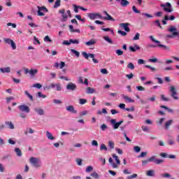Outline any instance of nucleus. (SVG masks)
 Masks as SVG:
<instances>
[{
    "mask_svg": "<svg viewBox=\"0 0 179 179\" xmlns=\"http://www.w3.org/2000/svg\"><path fill=\"white\" fill-rule=\"evenodd\" d=\"M82 55L83 57H84L85 59H89V58H92L94 64H99V60L94 58V54L93 53L87 54V52H83Z\"/></svg>",
    "mask_w": 179,
    "mask_h": 179,
    "instance_id": "f257e3e1",
    "label": "nucleus"
},
{
    "mask_svg": "<svg viewBox=\"0 0 179 179\" xmlns=\"http://www.w3.org/2000/svg\"><path fill=\"white\" fill-rule=\"evenodd\" d=\"M161 7L163 8V10L165 12H167L168 13H171V12H173V10H174V9H173V8H171V3L167 2L166 3V4H161Z\"/></svg>",
    "mask_w": 179,
    "mask_h": 179,
    "instance_id": "f03ea898",
    "label": "nucleus"
},
{
    "mask_svg": "<svg viewBox=\"0 0 179 179\" xmlns=\"http://www.w3.org/2000/svg\"><path fill=\"white\" fill-rule=\"evenodd\" d=\"M40 159L37 157H32L29 159V162L33 164L34 167H41V164L39 163Z\"/></svg>",
    "mask_w": 179,
    "mask_h": 179,
    "instance_id": "7ed1b4c3",
    "label": "nucleus"
},
{
    "mask_svg": "<svg viewBox=\"0 0 179 179\" xmlns=\"http://www.w3.org/2000/svg\"><path fill=\"white\" fill-rule=\"evenodd\" d=\"M123 122H124V120H120L119 122H117L115 119L110 120V124L113 126V129H118L121 124H122Z\"/></svg>",
    "mask_w": 179,
    "mask_h": 179,
    "instance_id": "20e7f679",
    "label": "nucleus"
},
{
    "mask_svg": "<svg viewBox=\"0 0 179 179\" xmlns=\"http://www.w3.org/2000/svg\"><path fill=\"white\" fill-rule=\"evenodd\" d=\"M24 73L25 75H27V73H29L30 76L32 78H34L38 73V69H33L29 70V69H24Z\"/></svg>",
    "mask_w": 179,
    "mask_h": 179,
    "instance_id": "39448f33",
    "label": "nucleus"
},
{
    "mask_svg": "<svg viewBox=\"0 0 179 179\" xmlns=\"http://www.w3.org/2000/svg\"><path fill=\"white\" fill-rule=\"evenodd\" d=\"M47 13V12H48V9H47V8L45 6H38V10H37V13H38V16H44V13Z\"/></svg>",
    "mask_w": 179,
    "mask_h": 179,
    "instance_id": "423d86ee",
    "label": "nucleus"
},
{
    "mask_svg": "<svg viewBox=\"0 0 179 179\" xmlns=\"http://www.w3.org/2000/svg\"><path fill=\"white\" fill-rule=\"evenodd\" d=\"M18 109L21 113H26L27 114H29L30 113V108L26 105H20L18 106Z\"/></svg>",
    "mask_w": 179,
    "mask_h": 179,
    "instance_id": "0eeeda50",
    "label": "nucleus"
},
{
    "mask_svg": "<svg viewBox=\"0 0 179 179\" xmlns=\"http://www.w3.org/2000/svg\"><path fill=\"white\" fill-rule=\"evenodd\" d=\"M170 92H171V97H173L174 100H178V96H177V90H176L175 86H171L170 87Z\"/></svg>",
    "mask_w": 179,
    "mask_h": 179,
    "instance_id": "6e6552de",
    "label": "nucleus"
},
{
    "mask_svg": "<svg viewBox=\"0 0 179 179\" xmlns=\"http://www.w3.org/2000/svg\"><path fill=\"white\" fill-rule=\"evenodd\" d=\"M88 17H90V19H91V20H94V19H97L98 17L99 19H102L103 16H101V15H100V13H89Z\"/></svg>",
    "mask_w": 179,
    "mask_h": 179,
    "instance_id": "1a4fd4ad",
    "label": "nucleus"
},
{
    "mask_svg": "<svg viewBox=\"0 0 179 179\" xmlns=\"http://www.w3.org/2000/svg\"><path fill=\"white\" fill-rule=\"evenodd\" d=\"M4 43L6 44H10L13 50H16V43L13 41V40L10 38H5Z\"/></svg>",
    "mask_w": 179,
    "mask_h": 179,
    "instance_id": "9d476101",
    "label": "nucleus"
},
{
    "mask_svg": "<svg viewBox=\"0 0 179 179\" xmlns=\"http://www.w3.org/2000/svg\"><path fill=\"white\" fill-rule=\"evenodd\" d=\"M66 89H67V90H71V92H73V91H75L76 89H78V87L76 86V85L75 83H69L66 85Z\"/></svg>",
    "mask_w": 179,
    "mask_h": 179,
    "instance_id": "9b49d317",
    "label": "nucleus"
},
{
    "mask_svg": "<svg viewBox=\"0 0 179 179\" xmlns=\"http://www.w3.org/2000/svg\"><path fill=\"white\" fill-rule=\"evenodd\" d=\"M66 111H69L70 113H72L73 114H76L78 113V111H76V110H75V108L72 105L67 106L66 108Z\"/></svg>",
    "mask_w": 179,
    "mask_h": 179,
    "instance_id": "f8f14e48",
    "label": "nucleus"
},
{
    "mask_svg": "<svg viewBox=\"0 0 179 179\" xmlns=\"http://www.w3.org/2000/svg\"><path fill=\"white\" fill-rule=\"evenodd\" d=\"M177 31V29L176 27H172L168 29V31H170L171 33H173V36H178L179 38V33Z\"/></svg>",
    "mask_w": 179,
    "mask_h": 179,
    "instance_id": "ddd939ff",
    "label": "nucleus"
},
{
    "mask_svg": "<svg viewBox=\"0 0 179 179\" xmlns=\"http://www.w3.org/2000/svg\"><path fill=\"white\" fill-rule=\"evenodd\" d=\"M103 13L106 15V17H104L105 20H111L112 22H115V19L113 18L110 14L106 10L103 11Z\"/></svg>",
    "mask_w": 179,
    "mask_h": 179,
    "instance_id": "4468645a",
    "label": "nucleus"
},
{
    "mask_svg": "<svg viewBox=\"0 0 179 179\" xmlns=\"http://www.w3.org/2000/svg\"><path fill=\"white\" fill-rule=\"evenodd\" d=\"M122 97L125 100L126 103H135V100L132 99L131 98H129L127 95H122Z\"/></svg>",
    "mask_w": 179,
    "mask_h": 179,
    "instance_id": "2eb2a0df",
    "label": "nucleus"
},
{
    "mask_svg": "<svg viewBox=\"0 0 179 179\" xmlns=\"http://www.w3.org/2000/svg\"><path fill=\"white\" fill-rule=\"evenodd\" d=\"M129 49L130 50V51H131V52H136V50H141V47H139V45H138L137 44H135L134 47L129 46Z\"/></svg>",
    "mask_w": 179,
    "mask_h": 179,
    "instance_id": "dca6fc26",
    "label": "nucleus"
},
{
    "mask_svg": "<svg viewBox=\"0 0 179 179\" xmlns=\"http://www.w3.org/2000/svg\"><path fill=\"white\" fill-rule=\"evenodd\" d=\"M128 26H129V24L128 23L120 24V27H123V29L125 30V31H127V33H129V31H131V29H129V27H128Z\"/></svg>",
    "mask_w": 179,
    "mask_h": 179,
    "instance_id": "f3484780",
    "label": "nucleus"
},
{
    "mask_svg": "<svg viewBox=\"0 0 179 179\" xmlns=\"http://www.w3.org/2000/svg\"><path fill=\"white\" fill-rule=\"evenodd\" d=\"M34 110L35 113H37V114H38V115H44V110H43V108H35Z\"/></svg>",
    "mask_w": 179,
    "mask_h": 179,
    "instance_id": "a211bd4d",
    "label": "nucleus"
},
{
    "mask_svg": "<svg viewBox=\"0 0 179 179\" xmlns=\"http://www.w3.org/2000/svg\"><path fill=\"white\" fill-rule=\"evenodd\" d=\"M117 2H120L121 6L125 7L129 5V1L127 0H116Z\"/></svg>",
    "mask_w": 179,
    "mask_h": 179,
    "instance_id": "6ab92c4d",
    "label": "nucleus"
},
{
    "mask_svg": "<svg viewBox=\"0 0 179 179\" xmlns=\"http://www.w3.org/2000/svg\"><path fill=\"white\" fill-rule=\"evenodd\" d=\"M153 160H155V157H151L146 160H143L142 164H143V166H146L148 164V163H150V162H153Z\"/></svg>",
    "mask_w": 179,
    "mask_h": 179,
    "instance_id": "aec40b11",
    "label": "nucleus"
},
{
    "mask_svg": "<svg viewBox=\"0 0 179 179\" xmlns=\"http://www.w3.org/2000/svg\"><path fill=\"white\" fill-rule=\"evenodd\" d=\"M14 152H15L16 155H17L18 157H22L23 153H22V150H20V148H15V150H14Z\"/></svg>",
    "mask_w": 179,
    "mask_h": 179,
    "instance_id": "412c9836",
    "label": "nucleus"
},
{
    "mask_svg": "<svg viewBox=\"0 0 179 179\" xmlns=\"http://www.w3.org/2000/svg\"><path fill=\"white\" fill-rule=\"evenodd\" d=\"M6 125L8 127L9 129H15V125L12 122H5Z\"/></svg>",
    "mask_w": 179,
    "mask_h": 179,
    "instance_id": "4be33fe9",
    "label": "nucleus"
},
{
    "mask_svg": "<svg viewBox=\"0 0 179 179\" xmlns=\"http://www.w3.org/2000/svg\"><path fill=\"white\" fill-rule=\"evenodd\" d=\"M152 157H154L152 162H154L155 164H162V163H164V160L156 159V156H152Z\"/></svg>",
    "mask_w": 179,
    "mask_h": 179,
    "instance_id": "5701e85b",
    "label": "nucleus"
},
{
    "mask_svg": "<svg viewBox=\"0 0 179 179\" xmlns=\"http://www.w3.org/2000/svg\"><path fill=\"white\" fill-rule=\"evenodd\" d=\"M173 124V120H168L164 125V128L165 129H169L170 127Z\"/></svg>",
    "mask_w": 179,
    "mask_h": 179,
    "instance_id": "b1692460",
    "label": "nucleus"
},
{
    "mask_svg": "<svg viewBox=\"0 0 179 179\" xmlns=\"http://www.w3.org/2000/svg\"><path fill=\"white\" fill-rule=\"evenodd\" d=\"M0 71L2 73H9L10 72V67L0 68Z\"/></svg>",
    "mask_w": 179,
    "mask_h": 179,
    "instance_id": "393cba45",
    "label": "nucleus"
},
{
    "mask_svg": "<svg viewBox=\"0 0 179 179\" xmlns=\"http://www.w3.org/2000/svg\"><path fill=\"white\" fill-rule=\"evenodd\" d=\"M55 87V83H51L50 85H46L43 87L44 90H51V89H54Z\"/></svg>",
    "mask_w": 179,
    "mask_h": 179,
    "instance_id": "a878e982",
    "label": "nucleus"
},
{
    "mask_svg": "<svg viewBox=\"0 0 179 179\" xmlns=\"http://www.w3.org/2000/svg\"><path fill=\"white\" fill-rule=\"evenodd\" d=\"M46 136H47L48 139H49L50 141H54V139H55L54 136H52V134H51L48 131H46Z\"/></svg>",
    "mask_w": 179,
    "mask_h": 179,
    "instance_id": "bb28decb",
    "label": "nucleus"
},
{
    "mask_svg": "<svg viewBox=\"0 0 179 179\" xmlns=\"http://www.w3.org/2000/svg\"><path fill=\"white\" fill-rule=\"evenodd\" d=\"M160 108H164L165 110H166V111H168V113H171V114H173V113H174V110H173V109L167 107L166 106L164 105H162L160 106Z\"/></svg>",
    "mask_w": 179,
    "mask_h": 179,
    "instance_id": "cd10ccee",
    "label": "nucleus"
},
{
    "mask_svg": "<svg viewBox=\"0 0 179 179\" xmlns=\"http://www.w3.org/2000/svg\"><path fill=\"white\" fill-rule=\"evenodd\" d=\"M94 92H95V90L94 88L90 87H88L86 89V93L87 94H93V93H94Z\"/></svg>",
    "mask_w": 179,
    "mask_h": 179,
    "instance_id": "c85d7f7f",
    "label": "nucleus"
},
{
    "mask_svg": "<svg viewBox=\"0 0 179 179\" xmlns=\"http://www.w3.org/2000/svg\"><path fill=\"white\" fill-rule=\"evenodd\" d=\"M155 170H149L147 171L146 176H148V177H155Z\"/></svg>",
    "mask_w": 179,
    "mask_h": 179,
    "instance_id": "c756f323",
    "label": "nucleus"
},
{
    "mask_svg": "<svg viewBox=\"0 0 179 179\" xmlns=\"http://www.w3.org/2000/svg\"><path fill=\"white\" fill-rule=\"evenodd\" d=\"M69 27L70 31L71 33H80V29H74L73 25H69Z\"/></svg>",
    "mask_w": 179,
    "mask_h": 179,
    "instance_id": "7c9ffc66",
    "label": "nucleus"
},
{
    "mask_svg": "<svg viewBox=\"0 0 179 179\" xmlns=\"http://www.w3.org/2000/svg\"><path fill=\"white\" fill-rule=\"evenodd\" d=\"M94 44H96V40L94 39H91L88 42L85 43V45H94Z\"/></svg>",
    "mask_w": 179,
    "mask_h": 179,
    "instance_id": "2f4dec72",
    "label": "nucleus"
},
{
    "mask_svg": "<svg viewBox=\"0 0 179 179\" xmlns=\"http://www.w3.org/2000/svg\"><path fill=\"white\" fill-rule=\"evenodd\" d=\"M109 163L112 164V167H113V169H118V165L114 163L113 158L111 157L109 158Z\"/></svg>",
    "mask_w": 179,
    "mask_h": 179,
    "instance_id": "473e14b6",
    "label": "nucleus"
},
{
    "mask_svg": "<svg viewBox=\"0 0 179 179\" xmlns=\"http://www.w3.org/2000/svg\"><path fill=\"white\" fill-rule=\"evenodd\" d=\"M91 177L95 179H99L100 178V175L96 172H93L92 173H91Z\"/></svg>",
    "mask_w": 179,
    "mask_h": 179,
    "instance_id": "72a5a7b5",
    "label": "nucleus"
},
{
    "mask_svg": "<svg viewBox=\"0 0 179 179\" xmlns=\"http://www.w3.org/2000/svg\"><path fill=\"white\" fill-rule=\"evenodd\" d=\"M59 6H61V0H56L53 8L57 9V8H59Z\"/></svg>",
    "mask_w": 179,
    "mask_h": 179,
    "instance_id": "f704fd0d",
    "label": "nucleus"
},
{
    "mask_svg": "<svg viewBox=\"0 0 179 179\" xmlns=\"http://www.w3.org/2000/svg\"><path fill=\"white\" fill-rule=\"evenodd\" d=\"M113 159H115L117 164H121V161L120 159H118V156H117L115 154H113Z\"/></svg>",
    "mask_w": 179,
    "mask_h": 179,
    "instance_id": "c9c22d12",
    "label": "nucleus"
},
{
    "mask_svg": "<svg viewBox=\"0 0 179 179\" xmlns=\"http://www.w3.org/2000/svg\"><path fill=\"white\" fill-rule=\"evenodd\" d=\"M73 8L74 12L76 13H79V10L78 9H80V6H77V5L73 4Z\"/></svg>",
    "mask_w": 179,
    "mask_h": 179,
    "instance_id": "e433bc0d",
    "label": "nucleus"
},
{
    "mask_svg": "<svg viewBox=\"0 0 179 179\" xmlns=\"http://www.w3.org/2000/svg\"><path fill=\"white\" fill-rule=\"evenodd\" d=\"M174 19H176L174 15H171L170 17H169V15L164 16V20H174Z\"/></svg>",
    "mask_w": 179,
    "mask_h": 179,
    "instance_id": "4c0bfd02",
    "label": "nucleus"
},
{
    "mask_svg": "<svg viewBox=\"0 0 179 179\" xmlns=\"http://www.w3.org/2000/svg\"><path fill=\"white\" fill-rule=\"evenodd\" d=\"M71 52L73 54H74V55H76L78 58H79V57L80 56V53L79 52H78V50H75L74 49H71Z\"/></svg>",
    "mask_w": 179,
    "mask_h": 179,
    "instance_id": "58836bf2",
    "label": "nucleus"
},
{
    "mask_svg": "<svg viewBox=\"0 0 179 179\" xmlns=\"http://www.w3.org/2000/svg\"><path fill=\"white\" fill-rule=\"evenodd\" d=\"M157 47L164 48V50H166V51H169V50H170V48L169 46L164 45L163 44H158Z\"/></svg>",
    "mask_w": 179,
    "mask_h": 179,
    "instance_id": "ea45409f",
    "label": "nucleus"
},
{
    "mask_svg": "<svg viewBox=\"0 0 179 179\" xmlns=\"http://www.w3.org/2000/svg\"><path fill=\"white\" fill-rule=\"evenodd\" d=\"M24 94H26V96H27V97L29 98V100L31 101H34L33 96L31 94H30L28 91H24Z\"/></svg>",
    "mask_w": 179,
    "mask_h": 179,
    "instance_id": "a19ab883",
    "label": "nucleus"
},
{
    "mask_svg": "<svg viewBox=\"0 0 179 179\" xmlns=\"http://www.w3.org/2000/svg\"><path fill=\"white\" fill-rule=\"evenodd\" d=\"M103 39L105 40V41H107V43H109V44H113V40H111V38H110V37L103 36Z\"/></svg>",
    "mask_w": 179,
    "mask_h": 179,
    "instance_id": "79ce46f5",
    "label": "nucleus"
},
{
    "mask_svg": "<svg viewBox=\"0 0 179 179\" xmlns=\"http://www.w3.org/2000/svg\"><path fill=\"white\" fill-rule=\"evenodd\" d=\"M150 38L153 43H155L156 44H160V41L155 39V37H153V36H150Z\"/></svg>",
    "mask_w": 179,
    "mask_h": 179,
    "instance_id": "37998d69",
    "label": "nucleus"
},
{
    "mask_svg": "<svg viewBox=\"0 0 179 179\" xmlns=\"http://www.w3.org/2000/svg\"><path fill=\"white\" fill-rule=\"evenodd\" d=\"M127 68L129 69H131V71H134V69H135V65H134L132 63H129L127 65Z\"/></svg>",
    "mask_w": 179,
    "mask_h": 179,
    "instance_id": "c03bdc74",
    "label": "nucleus"
},
{
    "mask_svg": "<svg viewBox=\"0 0 179 179\" xmlns=\"http://www.w3.org/2000/svg\"><path fill=\"white\" fill-rule=\"evenodd\" d=\"M44 41H46L47 43H52V40L50 38V36L48 35L45 36Z\"/></svg>",
    "mask_w": 179,
    "mask_h": 179,
    "instance_id": "a18cd8bd",
    "label": "nucleus"
},
{
    "mask_svg": "<svg viewBox=\"0 0 179 179\" xmlns=\"http://www.w3.org/2000/svg\"><path fill=\"white\" fill-rule=\"evenodd\" d=\"M108 146H109L110 149H111V150L114 149L115 144H114L113 141H109Z\"/></svg>",
    "mask_w": 179,
    "mask_h": 179,
    "instance_id": "49530a36",
    "label": "nucleus"
},
{
    "mask_svg": "<svg viewBox=\"0 0 179 179\" xmlns=\"http://www.w3.org/2000/svg\"><path fill=\"white\" fill-rule=\"evenodd\" d=\"M62 22H66V19H68V15L64 13L62 15Z\"/></svg>",
    "mask_w": 179,
    "mask_h": 179,
    "instance_id": "de8ad7c7",
    "label": "nucleus"
},
{
    "mask_svg": "<svg viewBox=\"0 0 179 179\" xmlns=\"http://www.w3.org/2000/svg\"><path fill=\"white\" fill-rule=\"evenodd\" d=\"M132 10L134 12V13H141V10H138L135 6H132Z\"/></svg>",
    "mask_w": 179,
    "mask_h": 179,
    "instance_id": "09e8293b",
    "label": "nucleus"
},
{
    "mask_svg": "<svg viewBox=\"0 0 179 179\" xmlns=\"http://www.w3.org/2000/svg\"><path fill=\"white\" fill-rule=\"evenodd\" d=\"M161 177H163L164 178H170V177H171V175L170 173H166L161 175Z\"/></svg>",
    "mask_w": 179,
    "mask_h": 179,
    "instance_id": "8fccbe9b",
    "label": "nucleus"
},
{
    "mask_svg": "<svg viewBox=\"0 0 179 179\" xmlns=\"http://www.w3.org/2000/svg\"><path fill=\"white\" fill-rule=\"evenodd\" d=\"M134 152H136V153H139V152H141V147H139L138 145L134 146Z\"/></svg>",
    "mask_w": 179,
    "mask_h": 179,
    "instance_id": "3c124183",
    "label": "nucleus"
},
{
    "mask_svg": "<svg viewBox=\"0 0 179 179\" xmlns=\"http://www.w3.org/2000/svg\"><path fill=\"white\" fill-rule=\"evenodd\" d=\"M148 155V152H142L140 155H138V158L145 157Z\"/></svg>",
    "mask_w": 179,
    "mask_h": 179,
    "instance_id": "603ef678",
    "label": "nucleus"
},
{
    "mask_svg": "<svg viewBox=\"0 0 179 179\" xmlns=\"http://www.w3.org/2000/svg\"><path fill=\"white\" fill-rule=\"evenodd\" d=\"M71 44H79V40L78 39H70Z\"/></svg>",
    "mask_w": 179,
    "mask_h": 179,
    "instance_id": "864d4df0",
    "label": "nucleus"
},
{
    "mask_svg": "<svg viewBox=\"0 0 179 179\" xmlns=\"http://www.w3.org/2000/svg\"><path fill=\"white\" fill-rule=\"evenodd\" d=\"M107 110L106 108H103L102 111L98 110L97 114L101 115V114H107Z\"/></svg>",
    "mask_w": 179,
    "mask_h": 179,
    "instance_id": "5fc2aeb1",
    "label": "nucleus"
},
{
    "mask_svg": "<svg viewBox=\"0 0 179 179\" xmlns=\"http://www.w3.org/2000/svg\"><path fill=\"white\" fill-rule=\"evenodd\" d=\"M138 177V174L134 173L131 176H129L127 177V179H133V178H136Z\"/></svg>",
    "mask_w": 179,
    "mask_h": 179,
    "instance_id": "6e6d98bb",
    "label": "nucleus"
},
{
    "mask_svg": "<svg viewBox=\"0 0 179 179\" xmlns=\"http://www.w3.org/2000/svg\"><path fill=\"white\" fill-rule=\"evenodd\" d=\"M85 171L86 173H90V171H93V166H87Z\"/></svg>",
    "mask_w": 179,
    "mask_h": 179,
    "instance_id": "4d7b16f0",
    "label": "nucleus"
},
{
    "mask_svg": "<svg viewBox=\"0 0 179 179\" xmlns=\"http://www.w3.org/2000/svg\"><path fill=\"white\" fill-rule=\"evenodd\" d=\"M79 103L80 104H86V103H87V99H79Z\"/></svg>",
    "mask_w": 179,
    "mask_h": 179,
    "instance_id": "13d9d810",
    "label": "nucleus"
},
{
    "mask_svg": "<svg viewBox=\"0 0 179 179\" xmlns=\"http://www.w3.org/2000/svg\"><path fill=\"white\" fill-rule=\"evenodd\" d=\"M33 87H36V89H41V87H43V85H41V84L40 83H36L34 84Z\"/></svg>",
    "mask_w": 179,
    "mask_h": 179,
    "instance_id": "bf43d9fd",
    "label": "nucleus"
},
{
    "mask_svg": "<svg viewBox=\"0 0 179 179\" xmlns=\"http://www.w3.org/2000/svg\"><path fill=\"white\" fill-rule=\"evenodd\" d=\"M139 37H141V34L139 33H136L135 36L133 38V40L136 41V40H139Z\"/></svg>",
    "mask_w": 179,
    "mask_h": 179,
    "instance_id": "052dcab7",
    "label": "nucleus"
},
{
    "mask_svg": "<svg viewBox=\"0 0 179 179\" xmlns=\"http://www.w3.org/2000/svg\"><path fill=\"white\" fill-rule=\"evenodd\" d=\"M117 33L119 34H121V36H127V34H128L127 32L124 31H121V30H118Z\"/></svg>",
    "mask_w": 179,
    "mask_h": 179,
    "instance_id": "680f3d73",
    "label": "nucleus"
},
{
    "mask_svg": "<svg viewBox=\"0 0 179 179\" xmlns=\"http://www.w3.org/2000/svg\"><path fill=\"white\" fill-rule=\"evenodd\" d=\"M55 87H56V90H57V92H61V84L58 83V84H55Z\"/></svg>",
    "mask_w": 179,
    "mask_h": 179,
    "instance_id": "e2e57ef3",
    "label": "nucleus"
},
{
    "mask_svg": "<svg viewBox=\"0 0 179 179\" xmlns=\"http://www.w3.org/2000/svg\"><path fill=\"white\" fill-rule=\"evenodd\" d=\"M100 150L107 151V146L106 145V144H101V145Z\"/></svg>",
    "mask_w": 179,
    "mask_h": 179,
    "instance_id": "0e129e2a",
    "label": "nucleus"
},
{
    "mask_svg": "<svg viewBox=\"0 0 179 179\" xmlns=\"http://www.w3.org/2000/svg\"><path fill=\"white\" fill-rule=\"evenodd\" d=\"M76 163H77V164H78V166H82V159H80V158H77V159H76Z\"/></svg>",
    "mask_w": 179,
    "mask_h": 179,
    "instance_id": "69168bd1",
    "label": "nucleus"
},
{
    "mask_svg": "<svg viewBox=\"0 0 179 179\" xmlns=\"http://www.w3.org/2000/svg\"><path fill=\"white\" fill-rule=\"evenodd\" d=\"M37 96H38V97H41L42 99H45V97H47V95H44L40 92L37 93Z\"/></svg>",
    "mask_w": 179,
    "mask_h": 179,
    "instance_id": "338daca9",
    "label": "nucleus"
},
{
    "mask_svg": "<svg viewBox=\"0 0 179 179\" xmlns=\"http://www.w3.org/2000/svg\"><path fill=\"white\" fill-rule=\"evenodd\" d=\"M101 73L103 75H107V73H108V71H107L106 69H101Z\"/></svg>",
    "mask_w": 179,
    "mask_h": 179,
    "instance_id": "774afa93",
    "label": "nucleus"
}]
</instances>
